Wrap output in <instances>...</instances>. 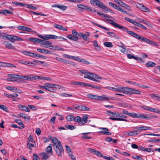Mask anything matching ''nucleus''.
Listing matches in <instances>:
<instances>
[{"instance_id":"obj_1","label":"nucleus","mask_w":160,"mask_h":160,"mask_svg":"<svg viewBox=\"0 0 160 160\" xmlns=\"http://www.w3.org/2000/svg\"><path fill=\"white\" fill-rule=\"evenodd\" d=\"M54 149L56 153L60 157H61L62 154L64 153V149L61 144V142L58 140V145L54 147Z\"/></svg>"},{"instance_id":"obj_2","label":"nucleus","mask_w":160,"mask_h":160,"mask_svg":"<svg viewBox=\"0 0 160 160\" xmlns=\"http://www.w3.org/2000/svg\"><path fill=\"white\" fill-rule=\"evenodd\" d=\"M2 37L3 39H7L13 42H14L15 41H22L23 40V39L21 38L13 35H3Z\"/></svg>"},{"instance_id":"obj_3","label":"nucleus","mask_w":160,"mask_h":160,"mask_svg":"<svg viewBox=\"0 0 160 160\" xmlns=\"http://www.w3.org/2000/svg\"><path fill=\"white\" fill-rule=\"evenodd\" d=\"M28 140V142L27 144V146L28 148L31 150L32 147L35 148L36 147L35 142L33 140V138L31 135H29Z\"/></svg>"},{"instance_id":"obj_4","label":"nucleus","mask_w":160,"mask_h":160,"mask_svg":"<svg viewBox=\"0 0 160 160\" xmlns=\"http://www.w3.org/2000/svg\"><path fill=\"white\" fill-rule=\"evenodd\" d=\"M128 116L133 118H138L144 119H149V117H147L146 115L144 114H140L139 113H136L134 112L129 113Z\"/></svg>"},{"instance_id":"obj_5","label":"nucleus","mask_w":160,"mask_h":160,"mask_svg":"<svg viewBox=\"0 0 160 160\" xmlns=\"http://www.w3.org/2000/svg\"><path fill=\"white\" fill-rule=\"evenodd\" d=\"M120 29H121L124 30L125 32H127L128 34L131 35L133 37L139 39L140 38V35H138L137 33L131 31H128V29L124 27L123 26H121Z\"/></svg>"},{"instance_id":"obj_6","label":"nucleus","mask_w":160,"mask_h":160,"mask_svg":"<svg viewBox=\"0 0 160 160\" xmlns=\"http://www.w3.org/2000/svg\"><path fill=\"white\" fill-rule=\"evenodd\" d=\"M120 29H121L124 30L125 32H127L128 34L131 35L133 37L139 39L140 38V35H138L137 33L131 31H128V29L124 27L123 26H121Z\"/></svg>"},{"instance_id":"obj_7","label":"nucleus","mask_w":160,"mask_h":160,"mask_svg":"<svg viewBox=\"0 0 160 160\" xmlns=\"http://www.w3.org/2000/svg\"><path fill=\"white\" fill-rule=\"evenodd\" d=\"M88 74H89V76L91 77L92 78V79L91 80L95 82H99L97 79H102L101 77L94 73L88 72Z\"/></svg>"},{"instance_id":"obj_8","label":"nucleus","mask_w":160,"mask_h":160,"mask_svg":"<svg viewBox=\"0 0 160 160\" xmlns=\"http://www.w3.org/2000/svg\"><path fill=\"white\" fill-rule=\"evenodd\" d=\"M137 6L138 8L143 12H150V10L148 8L142 4L138 3Z\"/></svg>"},{"instance_id":"obj_9","label":"nucleus","mask_w":160,"mask_h":160,"mask_svg":"<svg viewBox=\"0 0 160 160\" xmlns=\"http://www.w3.org/2000/svg\"><path fill=\"white\" fill-rule=\"evenodd\" d=\"M99 129L101 131L99 133L102 134L110 135L111 133L109 132L108 128H99Z\"/></svg>"},{"instance_id":"obj_10","label":"nucleus","mask_w":160,"mask_h":160,"mask_svg":"<svg viewBox=\"0 0 160 160\" xmlns=\"http://www.w3.org/2000/svg\"><path fill=\"white\" fill-rule=\"evenodd\" d=\"M112 97H108V96L102 94L101 96H98V101H109L112 99Z\"/></svg>"},{"instance_id":"obj_11","label":"nucleus","mask_w":160,"mask_h":160,"mask_svg":"<svg viewBox=\"0 0 160 160\" xmlns=\"http://www.w3.org/2000/svg\"><path fill=\"white\" fill-rule=\"evenodd\" d=\"M20 78L25 79L26 80L33 81L34 80V75H20Z\"/></svg>"},{"instance_id":"obj_12","label":"nucleus","mask_w":160,"mask_h":160,"mask_svg":"<svg viewBox=\"0 0 160 160\" xmlns=\"http://www.w3.org/2000/svg\"><path fill=\"white\" fill-rule=\"evenodd\" d=\"M131 88H129L121 87V88H120L121 90L120 92L127 94L131 95Z\"/></svg>"},{"instance_id":"obj_13","label":"nucleus","mask_w":160,"mask_h":160,"mask_svg":"<svg viewBox=\"0 0 160 160\" xmlns=\"http://www.w3.org/2000/svg\"><path fill=\"white\" fill-rule=\"evenodd\" d=\"M134 129H137L138 132L142 131L152 129L151 127H147L145 126L138 127H135L134 128Z\"/></svg>"},{"instance_id":"obj_14","label":"nucleus","mask_w":160,"mask_h":160,"mask_svg":"<svg viewBox=\"0 0 160 160\" xmlns=\"http://www.w3.org/2000/svg\"><path fill=\"white\" fill-rule=\"evenodd\" d=\"M105 22H107L109 23H110L112 25L113 27H115L118 28L119 29H120L121 27V25L116 23V22H114L113 21L109 20V19H106L105 21Z\"/></svg>"},{"instance_id":"obj_15","label":"nucleus","mask_w":160,"mask_h":160,"mask_svg":"<svg viewBox=\"0 0 160 160\" xmlns=\"http://www.w3.org/2000/svg\"><path fill=\"white\" fill-rule=\"evenodd\" d=\"M88 151L89 152H91L92 153L95 154L97 156L99 157H102V154L99 151L92 149L91 148H89L88 149Z\"/></svg>"},{"instance_id":"obj_16","label":"nucleus","mask_w":160,"mask_h":160,"mask_svg":"<svg viewBox=\"0 0 160 160\" xmlns=\"http://www.w3.org/2000/svg\"><path fill=\"white\" fill-rule=\"evenodd\" d=\"M90 3L92 5H96L101 8L103 4L98 0H93L90 1Z\"/></svg>"},{"instance_id":"obj_17","label":"nucleus","mask_w":160,"mask_h":160,"mask_svg":"<svg viewBox=\"0 0 160 160\" xmlns=\"http://www.w3.org/2000/svg\"><path fill=\"white\" fill-rule=\"evenodd\" d=\"M52 7L53 8L56 7L58 8L59 9L63 11L66 10L67 8V7L66 6H64L62 5L59 4H55L53 5L52 6Z\"/></svg>"},{"instance_id":"obj_18","label":"nucleus","mask_w":160,"mask_h":160,"mask_svg":"<svg viewBox=\"0 0 160 160\" xmlns=\"http://www.w3.org/2000/svg\"><path fill=\"white\" fill-rule=\"evenodd\" d=\"M3 43L5 45L6 48L11 49H15V47L12 46V44L6 41H4Z\"/></svg>"},{"instance_id":"obj_19","label":"nucleus","mask_w":160,"mask_h":160,"mask_svg":"<svg viewBox=\"0 0 160 160\" xmlns=\"http://www.w3.org/2000/svg\"><path fill=\"white\" fill-rule=\"evenodd\" d=\"M18 108L21 110L25 112H29L30 111V110L29 108L23 105H19L18 106Z\"/></svg>"},{"instance_id":"obj_20","label":"nucleus","mask_w":160,"mask_h":160,"mask_svg":"<svg viewBox=\"0 0 160 160\" xmlns=\"http://www.w3.org/2000/svg\"><path fill=\"white\" fill-rule=\"evenodd\" d=\"M140 38L138 39L139 41L141 42H145L149 44H150L152 41L148 38L142 37L141 35H140Z\"/></svg>"},{"instance_id":"obj_21","label":"nucleus","mask_w":160,"mask_h":160,"mask_svg":"<svg viewBox=\"0 0 160 160\" xmlns=\"http://www.w3.org/2000/svg\"><path fill=\"white\" fill-rule=\"evenodd\" d=\"M37 51L39 52H40L43 53H46L48 54H50L51 53L50 52L48 49L38 48L37 49Z\"/></svg>"},{"instance_id":"obj_22","label":"nucleus","mask_w":160,"mask_h":160,"mask_svg":"<svg viewBox=\"0 0 160 160\" xmlns=\"http://www.w3.org/2000/svg\"><path fill=\"white\" fill-rule=\"evenodd\" d=\"M46 86L45 87V89L49 91H52V88H53V84L51 83H45Z\"/></svg>"},{"instance_id":"obj_23","label":"nucleus","mask_w":160,"mask_h":160,"mask_svg":"<svg viewBox=\"0 0 160 160\" xmlns=\"http://www.w3.org/2000/svg\"><path fill=\"white\" fill-rule=\"evenodd\" d=\"M88 118V116L87 115L83 116L82 119V121L81 122L79 123V124L80 125H84L87 122Z\"/></svg>"},{"instance_id":"obj_24","label":"nucleus","mask_w":160,"mask_h":160,"mask_svg":"<svg viewBox=\"0 0 160 160\" xmlns=\"http://www.w3.org/2000/svg\"><path fill=\"white\" fill-rule=\"evenodd\" d=\"M79 107V110L81 111H89L90 110V108L88 107L83 105H78Z\"/></svg>"},{"instance_id":"obj_25","label":"nucleus","mask_w":160,"mask_h":160,"mask_svg":"<svg viewBox=\"0 0 160 160\" xmlns=\"http://www.w3.org/2000/svg\"><path fill=\"white\" fill-rule=\"evenodd\" d=\"M52 144H50L46 148L45 151L48 153H50L51 155H52Z\"/></svg>"},{"instance_id":"obj_26","label":"nucleus","mask_w":160,"mask_h":160,"mask_svg":"<svg viewBox=\"0 0 160 160\" xmlns=\"http://www.w3.org/2000/svg\"><path fill=\"white\" fill-rule=\"evenodd\" d=\"M28 40L30 41L33 42L34 43H41V39H39V38H29Z\"/></svg>"},{"instance_id":"obj_27","label":"nucleus","mask_w":160,"mask_h":160,"mask_svg":"<svg viewBox=\"0 0 160 160\" xmlns=\"http://www.w3.org/2000/svg\"><path fill=\"white\" fill-rule=\"evenodd\" d=\"M87 96L88 98L92 99L98 101V95L89 94H87Z\"/></svg>"},{"instance_id":"obj_28","label":"nucleus","mask_w":160,"mask_h":160,"mask_svg":"<svg viewBox=\"0 0 160 160\" xmlns=\"http://www.w3.org/2000/svg\"><path fill=\"white\" fill-rule=\"evenodd\" d=\"M8 76L9 77L12 78V79L16 80V81L18 78H20V75L17 74H8Z\"/></svg>"},{"instance_id":"obj_29","label":"nucleus","mask_w":160,"mask_h":160,"mask_svg":"<svg viewBox=\"0 0 160 160\" xmlns=\"http://www.w3.org/2000/svg\"><path fill=\"white\" fill-rule=\"evenodd\" d=\"M22 53L25 55H28L31 57H34V53L31 52L29 51H22Z\"/></svg>"},{"instance_id":"obj_30","label":"nucleus","mask_w":160,"mask_h":160,"mask_svg":"<svg viewBox=\"0 0 160 160\" xmlns=\"http://www.w3.org/2000/svg\"><path fill=\"white\" fill-rule=\"evenodd\" d=\"M138 130L137 129H136V130L128 132V134L129 136H134L139 134V133H138Z\"/></svg>"},{"instance_id":"obj_31","label":"nucleus","mask_w":160,"mask_h":160,"mask_svg":"<svg viewBox=\"0 0 160 160\" xmlns=\"http://www.w3.org/2000/svg\"><path fill=\"white\" fill-rule=\"evenodd\" d=\"M42 155V159H43L47 160L50 157V155L48 153H46L45 152H42L41 153Z\"/></svg>"},{"instance_id":"obj_32","label":"nucleus","mask_w":160,"mask_h":160,"mask_svg":"<svg viewBox=\"0 0 160 160\" xmlns=\"http://www.w3.org/2000/svg\"><path fill=\"white\" fill-rule=\"evenodd\" d=\"M130 92H131V95L132 94V93L137 94H140L141 93V92L140 91L132 88H131Z\"/></svg>"},{"instance_id":"obj_33","label":"nucleus","mask_w":160,"mask_h":160,"mask_svg":"<svg viewBox=\"0 0 160 160\" xmlns=\"http://www.w3.org/2000/svg\"><path fill=\"white\" fill-rule=\"evenodd\" d=\"M156 65V64L152 61H149L146 64V66L147 67H152Z\"/></svg>"},{"instance_id":"obj_34","label":"nucleus","mask_w":160,"mask_h":160,"mask_svg":"<svg viewBox=\"0 0 160 160\" xmlns=\"http://www.w3.org/2000/svg\"><path fill=\"white\" fill-rule=\"evenodd\" d=\"M91 22L94 25H95L100 28H103L106 30H108V31L110 30V29L108 28H107L105 27L101 26V25H100L98 24L95 23V22H93L92 21H91Z\"/></svg>"},{"instance_id":"obj_35","label":"nucleus","mask_w":160,"mask_h":160,"mask_svg":"<svg viewBox=\"0 0 160 160\" xmlns=\"http://www.w3.org/2000/svg\"><path fill=\"white\" fill-rule=\"evenodd\" d=\"M19 115L21 117L25 119H30L29 116L26 114L21 112L19 114Z\"/></svg>"},{"instance_id":"obj_36","label":"nucleus","mask_w":160,"mask_h":160,"mask_svg":"<svg viewBox=\"0 0 160 160\" xmlns=\"http://www.w3.org/2000/svg\"><path fill=\"white\" fill-rule=\"evenodd\" d=\"M79 36L82 37L84 40L86 41H88V40H89L88 38L86 35L81 32L79 33Z\"/></svg>"},{"instance_id":"obj_37","label":"nucleus","mask_w":160,"mask_h":160,"mask_svg":"<svg viewBox=\"0 0 160 160\" xmlns=\"http://www.w3.org/2000/svg\"><path fill=\"white\" fill-rule=\"evenodd\" d=\"M102 7L101 8L103 9L107 10V11H109L111 12H112V11L109 8L107 7L104 4H102Z\"/></svg>"},{"instance_id":"obj_38","label":"nucleus","mask_w":160,"mask_h":160,"mask_svg":"<svg viewBox=\"0 0 160 160\" xmlns=\"http://www.w3.org/2000/svg\"><path fill=\"white\" fill-rule=\"evenodd\" d=\"M93 45L95 47L97 50L98 51L101 50V48L98 45L97 41L95 40L94 41Z\"/></svg>"},{"instance_id":"obj_39","label":"nucleus","mask_w":160,"mask_h":160,"mask_svg":"<svg viewBox=\"0 0 160 160\" xmlns=\"http://www.w3.org/2000/svg\"><path fill=\"white\" fill-rule=\"evenodd\" d=\"M74 116L72 115H69L67 116L66 118V119L68 121H71L73 120Z\"/></svg>"},{"instance_id":"obj_40","label":"nucleus","mask_w":160,"mask_h":160,"mask_svg":"<svg viewBox=\"0 0 160 160\" xmlns=\"http://www.w3.org/2000/svg\"><path fill=\"white\" fill-rule=\"evenodd\" d=\"M0 109L3 110L4 111L8 112V108L4 105L0 104Z\"/></svg>"},{"instance_id":"obj_41","label":"nucleus","mask_w":160,"mask_h":160,"mask_svg":"<svg viewBox=\"0 0 160 160\" xmlns=\"http://www.w3.org/2000/svg\"><path fill=\"white\" fill-rule=\"evenodd\" d=\"M73 120L76 122H81L82 121L81 118L78 116L74 117Z\"/></svg>"},{"instance_id":"obj_42","label":"nucleus","mask_w":160,"mask_h":160,"mask_svg":"<svg viewBox=\"0 0 160 160\" xmlns=\"http://www.w3.org/2000/svg\"><path fill=\"white\" fill-rule=\"evenodd\" d=\"M12 3L17 5H19L22 6H25L26 5V4L25 3H23L18 2H15L13 1L12 2Z\"/></svg>"},{"instance_id":"obj_43","label":"nucleus","mask_w":160,"mask_h":160,"mask_svg":"<svg viewBox=\"0 0 160 160\" xmlns=\"http://www.w3.org/2000/svg\"><path fill=\"white\" fill-rule=\"evenodd\" d=\"M104 45L106 47L109 48L112 47L113 45L111 42H105L104 43Z\"/></svg>"},{"instance_id":"obj_44","label":"nucleus","mask_w":160,"mask_h":160,"mask_svg":"<svg viewBox=\"0 0 160 160\" xmlns=\"http://www.w3.org/2000/svg\"><path fill=\"white\" fill-rule=\"evenodd\" d=\"M13 13V12L10 11L8 10H2V14L4 15H6L7 14H12Z\"/></svg>"},{"instance_id":"obj_45","label":"nucleus","mask_w":160,"mask_h":160,"mask_svg":"<svg viewBox=\"0 0 160 160\" xmlns=\"http://www.w3.org/2000/svg\"><path fill=\"white\" fill-rule=\"evenodd\" d=\"M15 122L18 123L21 127L22 128L24 127V125L22 123V121L20 119H16L15 120Z\"/></svg>"},{"instance_id":"obj_46","label":"nucleus","mask_w":160,"mask_h":160,"mask_svg":"<svg viewBox=\"0 0 160 160\" xmlns=\"http://www.w3.org/2000/svg\"><path fill=\"white\" fill-rule=\"evenodd\" d=\"M41 43H42V44H44V45H45V44L50 45L52 43V42H51L45 41L41 39Z\"/></svg>"},{"instance_id":"obj_47","label":"nucleus","mask_w":160,"mask_h":160,"mask_svg":"<svg viewBox=\"0 0 160 160\" xmlns=\"http://www.w3.org/2000/svg\"><path fill=\"white\" fill-rule=\"evenodd\" d=\"M65 127L68 129L72 130L75 129L76 127L74 126L71 125H66Z\"/></svg>"},{"instance_id":"obj_48","label":"nucleus","mask_w":160,"mask_h":160,"mask_svg":"<svg viewBox=\"0 0 160 160\" xmlns=\"http://www.w3.org/2000/svg\"><path fill=\"white\" fill-rule=\"evenodd\" d=\"M89 133H83L82 134L83 136L82 137V138L83 139H91V137H88L86 136L85 135L86 134H87Z\"/></svg>"},{"instance_id":"obj_49","label":"nucleus","mask_w":160,"mask_h":160,"mask_svg":"<svg viewBox=\"0 0 160 160\" xmlns=\"http://www.w3.org/2000/svg\"><path fill=\"white\" fill-rule=\"evenodd\" d=\"M26 6H27L28 8L31 9L33 10H35L37 9V7L32 6L31 5L26 4Z\"/></svg>"},{"instance_id":"obj_50","label":"nucleus","mask_w":160,"mask_h":160,"mask_svg":"<svg viewBox=\"0 0 160 160\" xmlns=\"http://www.w3.org/2000/svg\"><path fill=\"white\" fill-rule=\"evenodd\" d=\"M28 107L34 111H36L37 109V107L33 105H28Z\"/></svg>"},{"instance_id":"obj_51","label":"nucleus","mask_w":160,"mask_h":160,"mask_svg":"<svg viewBox=\"0 0 160 160\" xmlns=\"http://www.w3.org/2000/svg\"><path fill=\"white\" fill-rule=\"evenodd\" d=\"M136 26L144 30H147V28L145 26L138 22L137 23Z\"/></svg>"},{"instance_id":"obj_52","label":"nucleus","mask_w":160,"mask_h":160,"mask_svg":"<svg viewBox=\"0 0 160 160\" xmlns=\"http://www.w3.org/2000/svg\"><path fill=\"white\" fill-rule=\"evenodd\" d=\"M35 57H38L41 58H44V59L46 58V57L43 55H40L39 54H36V53H35V55H34V57L35 58Z\"/></svg>"},{"instance_id":"obj_53","label":"nucleus","mask_w":160,"mask_h":160,"mask_svg":"<svg viewBox=\"0 0 160 160\" xmlns=\"http://www.w3.org/2000/svg\"><path fill=\"white\" fill-rule=\"evenodd\" d=\"M44 77L39 76L37 75H34V80H36L37 79H44Z\"/></svg>"},{"instance_id":"obj_54","label":"nucleus","mask_w":160,"mask_h":160,"mask_svg":"<svg viewBox=\"0 0 160 160\" xmlns=\"http://www.w3.org/2000/svg\"><path fill=\"white\" fill-rule=\"evenodd\" d=\"M128 83H129L131 84H132V85H134L135 86H139V87H140V84L138 83H137L135 82H132V81H126Z\"/></svg>"},{"instance_id":"obj_55","label":"nucleus","mask_w":160,"mask_h":160,"mask_svg":"<svg viewBox=\"0 0 160 160\" xmlns=\"http://www.w3.org/2000/svg\"><path fill=\"white\" fill-rule=\"evenodd\" d=\"M63 56L64 58H69L70 59H73L74 58H75L74 57V56H70L66 54H63Z\"/></svg>"},{"instance_id":"obj_56","label":"nucleus","mask_w":160,"mask_h":160,"mask_svg":"<svg viewBox=\"0 0 160 160\" xmlns=\"http://www.w3.org/2000/svg\"><path fill=\"white\" fill-rule=\"evenodd\" d=\"M121 88V87L118 86V88H112V90L116 91H118L120 92L121 91V89L120 88Z\"/></svg>"},{"instance_id":"obj_57","label":"nucleus","mask_w":160,"mask_h":160,"mask_svg":"<svg viewBox=\"0 0 160 160\" xmlns=\"http://www.w3.org/2000/svg\"><path fill=\"white\" fill-rule=\"evenodd\" d=\"M151 97L152 98H155V99L157 101H160V97L157 96L156 94H152L151 95Z\"/></svg>"},{"instance_id":"obj_58","label":"nucleus","mask_w":160,"mask_h":160,"mask_svg":"<svg viewBox=\"0 0 160 160\" xmlns=\"http://www.w3.org/2000/svg\"><path fill=\"white\" fill-rule=\"evenodd\" d=\"M132 158L133 159L138 160H143V158L142 157H140L139 156H135L132 157Z\"/></svg>"},{"instance_id":"obj_59","label":"nucleus","mask_w":160,"mask_h":160,"mask_svg":"<svg viewBox=\"0 0 160 160\" xmlns=\"http://www.w3.org/2000/svg\"><path fill=\"white\" fill-rule=\"evenodd\" d=\"M58 140L56 138H55V139L53 138L52 139V142L54 144V147L58 145V143H57V142H58Z\"/></svg>"},{"instance_id":"obj_60","label":"nucleus","mask_w":160,"mask_h":160,"mask_svg":"<svg viewBox=\"0 0 160 160\" xmlns=\"http://www.w3.org/2000/svg\"><path fill=\"white\" fill-rule=\"evenodd\" d=\"M26 27L23 26H19L17 27V28L19 30H22L25 31Z\"/></svg>"},{"instance_id":"obj_61","label":"nucleus","mask_w":160,"mask_h":160,"mask_svg":"<svg viewBox=\"0 0 160 160\" xmlns=\"http://www.w3.org/2000/svg\"><path fill=\"white\" fill-rule=\"evenodd\" d=\"M60 95L62 96L65 97H72V95H71V94H68L66 93H61L60 94Z\"/></svg>"},{"instance_id":"obj_62","label":"nucleus","mask_w":160,"mask_h":160,"mask_svg":"<svg viewBox=\"0 0 160 160\" xmlns=\"http://www.w3.org/2000/svg\"><path fill=\"white\" fill-rule=\"evenodd\" d=\"M72 34L74 36L77 37V36H79V33H78L75 30H73L72 31Z\"/></svg>"},{"instance_id":"obj_63","label":"nucleus","mask_w":160,"mask_h":160,"mask_svg":"<svg viewBox=\"0 0 160 160\" xmlns=\"http://www.w3.org/2000/svg\"><path fill=\"white\" fill-rule=\"evenodd\" d=\"M53 49L54 50H60L62 51H64L65 50L63 48L58 46L55 47V48Z\"/></svg>"},{"instance_id":"obj_64","label":"nucleus","mask_w":160,"mask_h":160,"mask_svg":"<svg viewBox=\"0 0 160 160\" xmlns=\"http://www.w3.org/2000/svg\"><path fill=\"white\" fill-rule=\"evenodd\" d=\"M107 112H108L107 114L110 116H112L116 114V112H114L109 111H107Z\"/></svg>"}]
</instances>
